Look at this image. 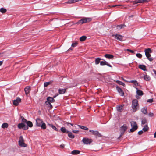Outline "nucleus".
I'll list each match as a JSON object with an SVG mask.
<instances>
[{"mask_svg": "<svg viewBox=\"0 0 156 156\" xmlns=\"http://www.w3.org/2000/svg\"><path fill=\"white\" fill-rule=\"evenodd\" d=\"M36 126L38 127H41V129H46V124L42 119L39 118L36 119Z\"/></svg>", "mask_w": 156, "mask_h": 156, "instance_id": "nucleus-1", "label": "nucleus"}, {"mask_svg": "<svg viewBox=\"0 0 156 156\" xmlns=\"http://www.w3.org/2000/svg\"><path fill=\"white\" fill-rule=\"evenodd\" d=\"M131 107L133 112H135L139 108V105L138 101L136 99L133 100L132 103Z\"/></svg>", "mask_w": 156, "mask_h": 156, "instance_id": "nucleus-2", "label": "nucleus"}, {"mask_svg": "<svg viewBox=\"0 0 156 156\" xmlns=\"http://www.w3.org/2000/svg\"><path fill=\"white\" fill-rule=\"evenodd\" d=\"M144 52H145V55L147 57L148 60H149V61H152L153 60V58H152L150 57L151 56L150 53H151L152 52L151 50V49L150 48L146 49L145 50Z\"/></svg>", "mask_w": 156, "mask_h": 156, "instance_id": "nucleus-3", "label": "nucleus"}, {"mask_svg": "<svg viewBox=\"0 0 156 156\" xmlns=\"http://www.w3.org/2000/svg\"><path fill=\"white\" fill-rule=\"evenodd\" d=\"M91 20L92 19L90 18H84L79 20L76 23L78 24H82L84 23L90 22Z\"/></svg>", "mask_w": 156, "mask_h": 156, "instance_id": "nucleus-4", "label": "nucleus"}, {"mask_svg": "<svg viewBox=\"0 0 156 156\" xmlns=\"http://www.w3.org/2000/svg\"><path fill=\"white\" fill-rule=\"evenodd\" d=\"M19 145L23 147H26L27 145L24 143V140L22 136H20L19 139Z\"/></svg>", "mask_w": 156, "mask_h": 156, "instance_id": "nucleus-5", "label": "nucleus"}, {"mask_svg": "<svg viewBox=\"0 0 156 156\" xmlns=\"http://www.w3.org/2000/svg\"><path fill=\"white\" fill-rule=\"evenodd\" d=\"M127 129V127L125 125H123L120 128V135L118 137V139H119L124 134V132L126 131Z\"/></svg>", "mask_w": 156, "mask_h": 156, "instance_id": "nucleus-6", "label": "nucleus"}, {"mask_svg": "<svg viewBox=\"0 0 156 156\" xmlns=\"http://www.w3.org/2000/svg\"><path fill=\"white\" fill-rule=\"evenodd\" d=\"M112 36L114 37L115 39L120 41H122L123 40L124 37L121 35L116 34H112Z\"/></svg>", "mask_w": 156, "mask_h": 156, "instance_id": "nucleus-7", "label": "nucleus"}, {"mask_svg": "<svg viewBox=\"0 0 156 156\" xmlns=\"http://www.w3.org/2000/svg\"><path fill=\"white\" fill-rule=\"evenodd\" d=\"M89 131L92 132V134L95 136L96 138L98 137H101L102 136L101 134L98 131H94L90 130Z\"/></svg>", "mask_w": 156, "mask_h": 156, "instance_id": "nucleus-8", "label": "nucleus"}, {"mask_svg": "<svg viewBox=\"0 0 156 156\" xmlns=\"http://www.w3.org/2000/svg\"><path fill=\"white\" fill-rule=\"evenodd\" d=\"M82 141L85 144H91L93 140L90 138H83Z\"/></svg>", "mask_w": 156, "mask_h": 156, "instance_id": "nucleus-9", "label": "nucleus"}, {"mask_svg": "<svg viewBox=\"0 0 156 156\" xmlns=\"http://www.w3.org/2000/svg\"><path fill=\"white\" fill-rule=\"evenodd\" d=\"M18 127L19 129H22L24 130H27L28 129V127L26 126L23 123H20L18 124Z\"/></svg>", "mask_w": 156, "mask_h": 156, "instance_id": "nucleus-10", "label": "nucleus"}, {"mask_svg": "<svg viewBox=\"0 0 156 156\" xmlns=\"http://www.w3.org/2000/svg\"><path fill=\"white\" fill-rule=\"evenodd\" d=\"M150 1V0H136L135 1L132 2L133 4L134 5L138 3H142L147 2Z\"/></svg>", "mask_w": 156, "mask_h": 156, "instance_id": "nucleus-11", "label": "nucleus"}, {"mask_svg": "<svg viewBox=\"0 0 156 156\" xmlns=\"http://www.w3.org/2000/svg\"><path fill=\"white\" fill-rule=\"evenodd\" d=\"M21 102V99L19 97H17L16 100L13 101V104L15 106H17L19 103Z\"/></svg>", "mask_w": 156, "mask_h": 156, "instance_id": "nucleus-12", "label": "nucleus"}, {"mask_svg": "<svg viewBox=\"0 0 156 156\" xmlns=\"http://www.w3.org/2000/svg\"><path fill=\"white\" fill-rule=\"evenodd\" d=\"M116 88L118 92L120 95L122 96H123L124 95V93L122 89L118 86H116Z\"/></svg>", "mask_w": 156, "mask_h": 156, "instance_id": "nucleus-13", "label": "nucleus"}, {"mask_svg": "<svg viewBox=\"0 0 156 156\" xmlns=\"http://www.w3.org/2000/svg\"><path fill=\"white\" fill-rule=\"evenodd\" d=\"M100 64L101 66L107 65L109 67H112V66L105 61H101L100 62Z\"/></svg>", "mask_w": 156, "mask_h": 156, "instance_id": "nucleus-14", "label": "nucleus"}, {"mask_svg": "<svg viewBox=\"0 0 156 156\" xmlns=\"http://www.w3.org/2000/svg\"><path fill=\"white\" fill-rule=\"evenodd\" d=\"M56 96V95H55L53 97V98L50 97H48L47 98V100L50 103L54 102H55V100L54 98H55Z\"/></svg>", "mask_w": 156, "mask_h": 156, "instance_id": "nucleus-15", "label": "nucleus"}, {"mask_svg": "<svg viewBox=\"0 0 156 156\" xmlns=\"http://www.w3.org/2000/svg\"><path fill=\"white\" fill-rule=\"evenodd\" d=\"M67 88L66 89H59L58 90V93L59 94H62L65 93L66 90Z\"/></svg>", "mask_w": 156, "mask_h": 156, "instance_id": "nucleus-16", "label": "nucleus"}, {"mask_svg": "<svg viewBox=\"0 0 156 156\" xmlns=\"http://www.w3.org/2000/svg\"><path fill=\"white\" fill-rule=\"evenodd\" d=\"M30 90V87L29 86H27L24 88V91L27 95L29 94Z\"/></svg>", "mask_w": 156, "mask_h": 156, "instance_id": "nucleus-17", "label": "nucleus"}, {"mask_svg": "<svg viewBox=\"0 0 156 156\" xmlns=\"http://www.w3.org/2000/svg\"><path fill=\"white\" fill-rule=\"evenodd\" d=\"M127 82H129L130 83L133 84L136 87H137L139 85L137 81L135 80H131L129 81H127Z\"/></svg>", "mask_w": 156, "mask_h": 156, "instance_id": "nucleus-18", "label": "nucleus"}, {"mask_svg": "<svg viewBox=\"0 0 156 156\" xmlns=\"http://www.w3.org/2000/svg\"><path fill=\"white\" fill-rule=\"evenodd\" d=\"M138 67L139 68L144 71H145L147 70L146 69V66L144 65H140Z\"/></svg>", "mask_w": 156, "mask_h": 156, "instance_id": "nucleus-19", "label": "nucleus"}, {"mask_svg": "<svg viewBox=\"0 0 156 156\" xmlns=\"http://www.w3.org/2000/svg\"><path fill=\"white\" fill-rule=\"evenodd\" d=\"M136 89L137 90L136 93L139 96H142L143 95V91L140 90H138L137 88L136 87Z\"/></svg>", "mask_w": 156, "mask_h": 156, "instance_id": "nucleus-20", "label": "nucleus"}, {"mask_svg": "<svg viewBox=\"0 0 156 156\" xmlns=\"http://www.w3.org/2000/svg\"><path fill=\"white\" fill-rule=\"evenodd\" d=\"M80 151L78 150H74L73 151L71 154L73 155H77L80 154Z\"/></svg>", "mask_w": 156, "mask_h": 156, "instance_id": "nucleus-21", "label": "nucleus"}, {"mask_svg": "<svg viewBox=\"0 0 156 156\" xmlns=\"http://www.w3.org/2000/svg\"><path fill=\"white\" fill-rule=\"evenodd\" d=\"M124 106V105H119L117 107V110L119 111V112H121L122 111V110L123 109V107Z\"/></svg>", "mask_w": 156, "mask_h": 156, "instance_id": "nucleus-22", "label": "nucleus"}, {"mask_svg": "<svg viewBox=\"0 0 156 156\" xmlns=\"http://www.w3.org/2000/svg\"><path fill=\"white\" fill-rule=\"evenodd\" d=\"M60 130L62 132L64 133H67L69 132V131L67 130L64 127H62L61 128Z\"/></svg>", "mask_w": 156, "mask_h": 156, "instance_id": "nucleus-23", "label": "nucleus"}, {"mask_svg": "<svg viewBox=\"0 0 156 156\" xmlns=\"http://www.w3.org/2000/svg\"><path fill=\"white\" fill-rule=\"evenodd\" d=\"M104 56L106 58L109 59L112 58L114 57L113 55L109 54H106Z\"/></svg>", "mask_w": 156, "mask_h": 156, "instance_id": "nucleus-24", "label": "nucleus"}, {"mask_svg": "<svg viewBox=\"0 0 156 156\" xmlns=\"http://www.w3.org/2000/svg\"><path fill=\"white\" fill-rule=\"evenodd\" d=\"M141 111L143 113L145 114H147V108L145 107L142 108L141 109Z\"/></svg>", "mask_w": 156, "mask_h": 156, "instance_id": "nucleus-25", "label": "nucleus"}, {"mask_svg": "<svg viewBox=\"0 0 156 156\" xmlns=\"http://www.w3.org/2000/svg\"><path fill=\"white\" fill-rule=\"evenodd\" d=\"M48 125L50 127H51L54 130H55L56 131H58V130L52 124L48 123Z\"/></svg>", "mask_w": 156, "mask_h": 156, "instance_id": "nucleus-26", "label": "nucleus"}, {"mask_svg": "<svg viewBox=\"0 0 156 156\" xmlns=\"http://www.w3.org/2000/svg\"><path fill=\"white\" fill-rule=\"evenodd\" d=\"M125 26H126L124 24H122L117 26L116 28L117 29L119 30L124 28Z\"/></svg>", "mask_w": 156, "mask_h": 156, "instance_id": "nucleus-27", "label": "nucleus"}, {"mask_svg": "<svg viewBox=\"0 0 156 156\" xmlns=\"http://www.w3.org/2000/svg\"><path fill=\"white\" fill-rule=\"evenodd\" d=\"M26 124H27V126L28 127H32L33 126V124L32 122L30 121H27Z\"/></svg>", "mask_w": 156, "mask_h": 156, "instance_id": "nucleus-28", "label": "nucleus"}, {"mask_svg": "<svg viewBox=\"0 0 156 156\" xmlns=\"http://www.w3.org/2000/svg\"><path fill=\"white\" fill-rule=\"evenodd\" d=\"M144 79L145 80L147 81H149L151 79V78L150 76L147 75L144 76Z\"/></svg>", "mask_w": 156, "mask_h": 156, "instance_id": "nucleus-29", "label": "nucleus"}, {"mask_svg": "<svg viewBox=\"0 0 156 156\" xmlns=\"http://www.w3.org/2000/svg\"><path fill=\"white\" fill-rule=\"evenodd\" d=\"M149 129V127L147 124L143 128V130L144 132L147 131Z\"/></svg>", "mask_w": 156, "mask_h": 156, "instance_id": "nucleus-30", "label": "nucleus"}, {"mask_svg": "<svg viewBox=\"0 0 156 156\" xmlns=\"http://www.w3.org/2000/svg\"><path fill=\"white\" fill-rule=\"evenodd\" d=\"M78 126L81 129L83 130H88V128L86 126H81L80 125H78Z\"/></svg>", "mask_w": 156, "mask_h": 156, "instance_id": "nucleus-31", "label": "nucleus"}, {"mask_svg": "<svg viewBox=\"0 0 156 156\" xmlns=\"http://www.w3.org/2000/svg\"><path fill=\"white\" fill-rule=\"evenodd\" d=\"M68 133V136L69 137L71 138H73L75 137V136L74 135L72 134V133L69 131V132L67 133Z\"/></svg>", "mask_w": 156, "mask_h": 156, "instance_id": "nucleus-32", "label": "nucleus"}, {"mask_svg": "<svg viewBox=\"0 0 156 156\" xmlns=\"http://www.w3.org/2000/svg\"><path fill=\"white\" fill-rule=\"evenodd\" d=\"M147 122V120L146 118H144L142 119L141 121L142 124L144 125Z\"/></svg>", "mask_w": 156, "mask_h": 156, "instance_id": "nucleus-33", "label": "nucleus"}, {"mask_svg": "<svg viewBox=\"0 0 156 156\" xmlns=\"http://www.w3.org/2000/svg\"><path fill=\"white\" fill-rule=\"evenodd\" d=\"M101 59L100 58H96L95 60V64L97 65L100 62V61Z\"/></svg>", "mask_w": 156, "mask_h": 156, "instance_id": "nucleus-34", "label": "nucleus"}, {"mask_svg": "<svg viewBox=\"0 0 156 156\" xmlns=\"http://www.w3.org/2000/svg\"><path fill=\"white\" fill-rule=\"evenodd\" d=\"M87 37L85 36H83L80 38V40L81 41H84L86 40Z\"/></svg>", "mask_w": 156, "mask_h": 156, "instance_id": "nucleus-35", "label": "nucleus"}, {"mask_svg": "<svg viewBox=\"0 0 156 156\" xmlns=\"http://www.w3.org/2000/svg\"><path fill=\"white\" fill-rule=\"evenodd\" d=\"M116 83H117L118 84L120 85H122L124 87L125 86V83H124L123 82H122L120 81L117 80L116 81Z\"/></svg>", "mask_w": 156, "mask_h": 156, "instance_id": "nucleus-36", "label": "nucleus"}, {"mask_svg": "<svg viewBox=\"0 0 156 156\" xmlns=\"http://www.w3.org/2000/svg\"><path fill=\"white\" fill-rule=\"evenodd\" d=\"M7 10L6 9L2 8L0 9V11L2 13H4L6 12Z\"/></svg>", "mask_w": 156, "mask_h": 156, "instance_id": "nucleus-37", "label": "nucleus"}, {"mask_svg": "<svg viewBox=\"0 0 156 156\" xmlns=\"http://www.w3.org/2000/svg\"><path fill=\"white\" fill-rule=\"evenodd\" d=\"M2 127L3 128H7L8 127V123H4L2 124Z\"/></svg>", "mask_w": 156, "mask_h": 156, "instance_id": "nucleus-38", "label": "nucleus"}, {"mask_svg": "<svg viewBox=\"0 0 156 156\" xmlns=\"http://www.w3.org/2000/svg\"><path fill=\"white\" fill-rule=\"evenodd\" d=\"M52 83L51 81L45 82L44 83V87H46L49 85L50 84Z\"/></svg>", "mask_w": 156, "mask_h": 156, "instance_id": "nucleus-39", "label": "nucleus"}, {"mask_svg": "<svg viewBox=\"0 0 156 156\" xmlns=\"http://www.w3.org/2000/svg\"><path fill=\"white\" fill-rule=\"evenodd\" d=\"M130 123L131 124V126H133L134 125H137L136 122L135 121H131L130 122Z\"/></svg>", "mask_w": 156, "mask_h": 156, "instance_id": "nucleus-40", "label": "nucleus"}, {"mask_svg": "<svg viewBox=\"0 0 156 156\" xmlns=\"http://www.w3.org/2000/svg\"><path fill=\"white\" fill-rule=\"evenodd\" d=\"M78 44V43L77 42H76L73 43L72 44L71 46L73 47H74L76 46Z\"/></svg>", "mask_w": 156, "mask_h": 156, "instance_id": "nucleus-41", "label": "nucleus"}, {"mask_svg": "<svg viewBox=\"0 0 156 156\" xmlns=\"http://www.w3.org/2000/svg\"><path fill=\"white\" fill-rule=\"evenodd\" d=\"M136 56L139 58H141L142 57V55L140 53H137L136 54Z\"/></svg>", "mask_w": 156, "mask_h": 156, "instance_id": "nucleus-42", "label": "nucleus"}, {"mask_svg": "<svg viewBox=\"0 0 156 156\" xmlns=\"http://www.w3.org/2000/svg\"><path fill=\"white\" fill-rule=\"evenodd\" d=\"M153 101V98L149 99L147 100V102L149 103H151Z\"/></svg>", "mask_w": 156, "mask_h": 156, "instance_id": "nucleus-43", "label": "nucleus"}, {"mask_svg": "<svg viewBox=\"0 0 156 156\" xmlns=\"http://www.w3.org/2000/svg\"><path fill=\"white\" fill-rule=\"evenodd\" d=\"M132 128H133L135 130H136L138 128L137 125H134L133 126H131Z\"/></svg>", "mask_w": 156, "mask_h": 156, "instance_id": "nucleus-44", "label": "nucleus"}, {"mask_svg": "<svg viewBox=\"0 0 156 156\" xmlns=\"http://www.w3.org/2000/svg\"><path fill=\"white\" fill-rule=\"evenodd\" d=\"M22 122L25 123H26L27 121V120L26 119H24V118H23V119L22 120Z\"/></svg>", "mask_w": 156, "mask_h": 156, "instance_id": "nucleus-45", "label": "nucleus"}, {"mask_svg": "<svg viewBox=\"0 0 156 156\" xmlns=\"http://www.w3.org/2000/svg\"><path fill=\"white\" fill-rule=\"evenodd\" d=\"M148 115L150 117H152L154 115L153 113L150 112L149 113Z\"/></svg>", "mask_w": 156, "mask_h": 156, "instance_id": "nucleus-46", "label": "nucleus"}, {"mask_svg": "<svg viewBox=\"0 0 156 156\" xmlns=\"http://www.w3.org/2000/svg\"><path fill=\"white\" fill-rule=\"evenodd\" d=\"M126 50L128 51H129L132 53H134V51L132 50H131L129 49H127Z\"/></svg>", "mask_w": 156, "mask_h": 156, "instance_id": "nucleus-47", "label": "nucleus"}, {"mask_svg": "<svg viewBox=\"0 0 156 156\" xmlns=\"http://www.w3.org/2000/svg\"><path fill=\"white\" fill-rule=\"evenodd\" d=\"M66 124H67V125H68L69 124L71 125L72 126H73V124L71 123H69L67 122H66L65 123Z\"/></svg>", "mask_w": 156, "mask_h": 156, "instance_id": "nucleus-48", "label": "nucleus"}, {"mask_svg": "<svg viewBox=\"0 0 156 156\" xmlns=\"http://www.w3.org/2000/svg\"><path fill=\"white\" fill-rule=\"evenodd\" d=\"M143 133V131L141 130V131H140L138 132V134L139 135H141Z\"/></svg>", "mask_w": 156, "mask_h": 156, "instance_id": "nucleus-49", "label": "nucleus"}, {"mask_svg": "<svg viewBox=\"0 0 156 156\" xmlns=\"http://www.w3.org/2000/svg\"><path fill=\"white\" fill-rule=\"evenodd\" d=\"M136 130H135L134 128H132L130 129V132H133L134 131H135Z\"/></svg>", "mask_w": 156, "mask_h": 156, "instance_id": "nucleus-50", "label": "nucleus"}, {"mask_svg": "<svg viewBox=\"0 0 156 156\" xmlns=\"http://www.w3.org/2000/svg\"><path fill=\"white\" fill-rule=\"evenodd\" d=\"M79 131L78 130H73L72 131L73 132V133H77L78 132H79Z\"/></svg>", "mask_w": 156, "mask_h": 156, "instance_id": "nucleus-51", "label": "nucleus"}, {"mask_svg": "<svg viewBox=\"0 0 156 156\" xmlns=\"http://www.w3.org/2000/svg\"><path fill=\"white\" fill-rule=\"evenodd\" d=\"M45 103L47 105H49L51 104L48 101L45 102Z\"/></svg>", "mask_w": 156, "mask_h": 156, "instance_id": "nucleus-52", "label": "nucleus"}, {"mask_svg": "<svg viewBox=\"0 0 156 156\" xmlns=\"http://www.w3.org/2000/svg\"><path fill=\"white\" fill-rule=\"evenodd\" d=\"M64 145L63 144H61L60 145V147L61 148H63L64 147Z\"/></svg>", "mask_w": 156, "mask_h": 156, "instance_id": "nucleus-53", "label": "nucleus"}, {"mask_svg": "<svg viewBox=\"0 0 156 156\" xmlns=\"http://www.w3.org/2000/svg\"><path fill=\"white\" fill-rule=\"evenodd\" d=\"M120 6L119 5H114L112 6V7H115V6H118L119 7Z\"/></svg>", "mask_w": 156, "mask_h": 156, "instance_id": "nucleus-54", "label": "nucleus"}, {"mask_svg": "<svg viewBox=\"0 0 156 156\" xmlns=\"http://www.w3.org/2000/svg\"><path fill=\"white\" fill-rule=\"evenodd\" d=\"M3 63V61H0V66L2 65Z\"/></svg>", "mask_w": 156, "mask_h": 156, "instance_id": "nucleus-55", "label": "nucleus"}, {"mask_svg": "<svg viewBox=\"0 0 156 156\" xmlns=\"http://www.w3.org/2000/svg\"><path fill=\"white\" fill-rule=\"evenodd\" d=\"M49 107L51 108H52L53 107L52 105L51 104L49 105Z\"/></svg>", "mask_w": 156, "mask_h": 156, "instance_id": "nucleus-56", "label": "nucleus"}, {"mask_svg": "<svg viewBox=\"0 0 156 156\" xmlns=\"http://www.w3.org/2000/svg\"><path fill=\"white\" fill-rule=\"evenodd\" d=\"M154 137L156 138V131L155 132L154 135Z\"/></svg>", "mask_w": 156, "mask_h": 156, "instance_id": "nucleus-57", "label": "nucleus"}, {"mask_svg": "<svg viewBox=\"0 0 156 156\" xmlns=\"http://www.w3.org/2000/svg\"><path fill=\"white\" fill-rule=\"evenodd\" d=\"M154 72L155 74H156V71L154 70Z\"/></svg>", "mask_w": 156, "mask_h": 156, "instance_id": "nucleus-58", "label": "nucleus"}, {"mask_svg": "<svg viewBox=\"0 0 156 156\" xmlns=\"http://www.w3.org/2000/svg\"><path fill=\"white\" fill-rule=\"evenodd\" d=\"M122 80L124 81L125 82H127V81H126V80H125L124 78H122Z\"/></svg>", "mask_w": 156, "mask_h": 156, "instance_id": "nucleus-59", "label": "nucleus"}, {"mask_svg": "<svg viewBox=\"0 0 156 156\" xmlns=\"http://www.w3.org/2000/svg\"><path fill=\"white\" fill-rule=\"evenodd\" d=\"M21 118L22 119H22H23V118H24V117L23 116H21Z\"/></svg>", "mask_w": 156, "mask_h": 156, "instance_id": "nucleus-60", "label": "nucleus"}, {"mask_svg": "<svg viewBox=\"0 0 156 156\" xmlns=\"http://www.w3.org/2000/svg\"><path fill=\"white\" fill-rule=\"evenodd\" d=\"M72 50V49L71 48H70L69 49V50Z\"/></svg>", "mask_w": 156, "mask_h": 156, "instance_id": "nucleus-61", "label": "nucleus"}, {"mask_svg": "<svg viewBox=\"0 0 156 156\" xmlns=\"http://www.w3.org/2000/svg\"><path fill=\"white\" fill-rule=\"evenodd\" d=\"M133 16H130V17H132Z\"/></svg>", "mask_w": 156, "mask_h": 156, "instance_id": "nucleus-62", "label": "nucleus"}]
</instances>
